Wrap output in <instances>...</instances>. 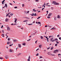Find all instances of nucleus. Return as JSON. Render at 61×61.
Here are the masks:
<instances>
[{
	"label": "nucleus",
	"mask_w": 61,
	"mask_h": 61,
	"mask_svg": "<svg viewBox=\"0 0 61 61\" xmlns=\"http://www.w3.org/2000/svg\"><path fill=\"white\" fill-rule=\"evenodd\" d=\"M51 37V38L50 40L51 42H52H52H54L55 39H54L53 40V39H54V36H49V38H50Z\"/></svg>",
	"instance_id": "1"
},
{
	"label": "nucleus",
	"mask_w": 61,
	"mask_h": 61,
	"mask_svg": "<svg viewBox=\"0 0 61 61\" xmlns=\"http://www.w3.org/2000/svg\"><path fill=\"white\" fill-rule=\"evenodd\" d=\"M52 4H54V5H59V3H57L55 1H53Z\"/></svg>",
	"instance_id": "2"
},
{
	"label": "nucleus",
	"mask_w": 61,
	"mask_h": 61,
	"mask_svg": "<svg viewBox=\"0 0 61 61\" xmlns=\"http://www.w3.org/2000/svg\"><path fill=\"white\" fill-rule=\"evenodd\" d=\"M47 54L49 56H55V55L54 54H52L50 52H48Z\"/></svg>",
	"instance_id": "3"
},
{
	"label": "nucleus",
	"mask_w": 61,
	"mask_h": 61,
	"mask_svg": "<svg viewBox=\"0 0 61 61\" xmlns=\"http://www.w3.org/2000/svg\"><path fill=\"white\" fill-rule=\"evenodd\" d=\"M59 50H54L53 51L54 53H56L57 52H59Z\"/></svg>",
	"instance_id": "4"
},
{
	"label": "nucleus",
	"mask_w": 61,
	"mask_h": 61,
	"mask_svg": "<svg viewBox=\"0 0 61 61\" xmlns=\"http://www.w3.org/2000/svg\"><path fill=\"white\" fill-rule=\"evenodd\" d=\"M7 30L8 31H10V28L9 26H8L7 28Z\"/></svg>",
	"instance_id": "5"
},
{
	"label": "nucleus",
	"mask_w": 61,
	"mask_h": 61,
	"mask_svg": "<svg viewBox=\"0 0 61 61\" xmlns=\"http://www.w3.org/2000/svg\"><path fill=\"white\" fill-rule=\"evenodd\" d=\"M12 43V42L11 41H8L7 43V45H9L10 44H11Z\"/></svg>",
	"instance_id": "6"
},
{
	"label": "nucleus",
	"mask_w": 61,
	"mask_h": 61,
	"mask_svg": "<svg viewBox=\"0 0 61 61\" xmlns=\"http://www.w3.org/2000/svg\"><path fill=\"white\" fill-rule=\"evenodd\" d=\"M30 58H31V57L30 56H29L28 57V59H27V61H30Z\"/></svg>",
	"instance_id": "7"
},
{
	"label": "nucleus",
	"mask_w": 61,
	"mask_h": 61,
	"mask_svg": "<svg viewBox=\"0 0 61 61\" xmlns=\"http://www.w3.org/2000/svg\"><path fill=\"white\" fill-rule=\"evenodd\" d=\"M8 20H9V19H7V18H6V19H5V21L6 22L8 21Z\"/></svg>",
	"instance_id": "8"
},
{
	"label": "nucleus",
	"mask_w": 61,
	"mask_h": 61,
	"mask_svg": "<svg viewBox=\"0 0 61 61\" xmlns=\"http://www.w3.org/2000/svg\"><path fill=\"white\" fill-rule=\"evenodd\" d=\"M18 47H19V48H21V47H22V46H21V45L20 44H18Z\"/></svg>",
	"instance_id": "9"
},
{
	"label": "nucleus",
	"mask_w": 61,
	"mask_h": 61,
	"mask_svg": "<svg viewBox=\"0 0 61 61\" xmlns=\"http://www.w3.org/2000/svg\"><path fill=\"white\" fill-rule=\"evenodd\" d=\"M39 46V48H42V45L41 44Z\"/></svg>",
	"instance_id": "10"
},
{
	"label": "nucleus",
	"mask_w": 61,
	"mask_h": 61,
	"mask_svg": "<svg viewBox=\"0 0 61 61\" xmlns=\"http://www.w3.org/2000/svg\"><path fill=\"white\" fill-rule=\"evenodd\" d=\"M14 19L15 20V23H16L17 22H16V21H17V19L16 18H15Z\"/></svg>",
	"instance_id": "11"
},
{
	"label": "nucleus",
	"mask_w": 61,
	"mask_h": 61,
	"mask_svg": "<svg viewBox=\"0 0 61 61\" xmlns=\"http://www.w3.org/2000/svg\"><path fill=\"white\" fill-rule=\"evenodd\" d=\"M5 58L6 59H8V56L7 55H6L5 56Z\"/></svg>",
	"instance_id": "12"
},
{
	"label": "nucleus",
	"mask_w": 61,
	"mask_h": 61,
	"mask_svg": "<svg viewBox=\"0 0 61 61\" xmlns=\"http://www.w3.org/2000/svg\"><path fill=\"white\" fill-rule=\"evenodd\" d=\"M13 41L14 42H16L17 41V40H13Z\"/></svg>",
	"instance_id": "13"
},
{
	"label": "nucleus",
	"mask_w": 61,
	"mask_h": 61,
	"mask_svg": "<svg viewBox=\"0 0 61 61\" xmlns=\"http://www.w3.org/2000/svg\"><path fill=\"white\" fill-rule=\"evenodd\" d=\"M5 34H2V35H1V36H3L2 37H5Z\"/></svg>",
	"instance_id": "14"
},
{
	"label": "nucleus",
	"mask_w": 61,
	"mask_h": 61,
	"mask_svg": "<svg viewBox=\"0 0 61 61\" xmlns=\"http://www.w3.org/2000/svg\"><path fill=\"white\" fill-rule=\"evenodd\" d=\"M57 17L58 18H59V19H60L61 18L60 17L59 15H57Z\"/></svg>",
	"instance_id": "15"
},
{
	"label": "nucleus",
	"mask_w": 61,
	"mask_h": 61,
	"mask_svg": "<svg viewBox=\"0 0 61 61\" xmlns=\"http://www.w3.org/2000/svg\"><path fill=\"white\" fill-rule=\"evenodd\" d=\"M26 44V43H23L22 44V45H23V46H25Z\"/></svg>",
	"instance_id": "16"
},
{
	"label": "nucleus",
	"mask_w": 61,
	"mask_h": 61,
	"mask_svg": "<svg viewBox=\"0 0 61 61\" xmlns=\"http://www.w3.org/2000/svg\"><path fill=\"white\" fill-rule=\"evenodd\" d=\"M58 41V40L56 38L54 39V41Z\"/></svg>",
	"instance_id": "17"
},
{
	"label": "nucleus",
	"mask_w": 61,
	"mask_h": 61,
	"mask_svg": "<svg viewBox=\"0 0 61 61\" xmlns=\"http://www.w3.org/2000/svg\"><path fill=\"white\" fill-rule=\"evenodd\" d=\"M52 15V13H50L48 15V16H51V15Z\"/></svg>",
	"instance_id": "18"
},
{
	"label": "nucleus",
	"mask_w": 61,
	"mask_h": 61,
	"mask_svg": "<svg viewBox=\"0 0 61 61\" xmlns=\"http://www.w3.org/2000/svg\"><path fill=\"white\" fill-rule=\"evenodd\" d=\"M38 24H39L40 25V26H41V22H38Z\"/></svg>",
	"instance_id": "19"
},
{
	"label": "nucleus",
	"mask_w": 61,
	"mask_h": 61,
	"mask_svg": "<svg viewBox=\"0 0 61 61\" xmlns=\"http://www.w3.org/2000/svg\"><path fill=\"white\" fill-rule=\"evenodd\" d=\"M5 6L6 8H7V4H5Z\"/></svg>",
	"instance_id": "20"
},
{
	"label": "nucleus",
	"mask_w": 61,
	"mask_h": 61,
	"mask_svg": "<svg viewBox=\"0 0 61 61\" xmlns=\"http://www.w3.org/2000/svg\"><path fill=\"white\" fill-rule=\"evenodd\" d=\"M51 30L52 29V30H54V29H56V28L53 27L52 28L50 29Z\"/></svg>",
	"instance_id": "21"
},
{
	"label": "nucleus",
	"mask_w": 61,
	"mask_h": 61,
	"mask_svg": "<svg viewBox=\"0 0 61 61\" xmlns=\"http://www.w3.org/2000/svg\"><path fill=\"white\" fill-rule=\"evenodd\" d=\"M54 20H56V17L55 16L54 17Z\"/></svg>",
	"instance_id": "22"
},
{
	"label": "nucleus",
	"mask_w": 61,
	"mask_h": 61,
	"mask_svg": "<svg viewBox=\"0 0 61 61\" xmlns=\"http://www.w3.org/2000/svg\"><path fill=\"white\" fill-rule=\"evenodd\" d=\"M30 15L32 16H34V15H35V14H34V13H32V14H30Z\"/></svg>",
	"instance_id": "23"
},
{
	"label": "nucleus",
	"mask_w": 61,
	"mask_h": 61,
	"mask_svg": "<svg viewBox=\"0 0 61 61\" xmlns=\"http://www.w3.org/2000/svg\"><path fill=\"white\" fill-rule=\"evenodd\" d=\"M21 54H22V53H19L17 55V56H20Z\"/></svg>",
	"instance_id": "24"
},
{
	"label": "nucleus",
	"mask_w": 61,
	"mask_h": 61,
	"mask_svg": "<svg viewBox=\"0 0 61 61\" xmlns=\"http://www.w3.org/2000/svg\"><path fill=\"white\" fill-rule=\"evenodd\" d=\"M33 10V11H34V12H36V10H35V9H34L32 10Z\"/></svg>",
	"instance_id": "25"
},
{
	"label": "nucleus",
	"mask_w": 61,
	"mask_h": 61,
	"mask_svg": "<svg viewBox=\"0 0 61 61\" xmlns=\"http://www.w3.org/2000/svg\"><path fill=\"white\" fill-rule=\"evenodd\" d=\"M23 22H28V20H25L23 21Z\"/></svg>",
	"instance_id": "26"
},
{
	"label": "nucleus",
	"mask_w": 61,
	"mask_h": 61,
	"mask_svg": "<svg viewBox=\"0 0 61 61\" xmlns=\"http://www.w3.org/2000/svg\"><path fill=\"white\" fill-rule=\"evenodd\" d=\"M24 13H25V14H27V11H24Z\"/></svg>",
	"instance_id": "27"
},
{
	"label": "nucleus",
	"mask_w": 61,
	"mask_h": 61,
	"mask_svg": "<svg viewBox=\"0 0 61 61\" xmlns=\"http://www.w3.org/2000/svg\"><path fill=\"white\" fill-rule=\"evenodd\" d=\"M36 32H35L34 33L32 34V35H33V36H34V35H35V34H36Z\"/></svg>",
	"instance_id": "28"
},
{
	"label": "nucleus",
	"mask_w": 61,
	"mask_h": 61,
	"mask_svg": "<svg viewBox=\"0 0 61 61\" xmlns=\"http://www.w3.org/2000/svg\"><path fill=\"white\" fill-rule=\"evenodd\" d=\"M10 15H11V16H12L13 15V13H11L10 14Z\"/></svg>",
	"instance_id": "29"
},
{
	"label": "nucleus",
	"mask_w": 61,
	"mask_h": 61,
	"mask_svg": "<svg viewBox=\"0 0 61 61\" xmlns=\"http://www.w3.org/2000/svg\"><path fill=\"white\" fill-rule=\"evenodd\" d=\"M12 51V49H10V52L11 53Z\"/></svg>",
	"instance_id": "30"
},
{
	"label": "nucleus",
	"mask_w": 61,
	"mask_h": 61,
	"mask_svg": "<svg viewBox=\"0 0 61 61\" xmlns=\"http://www.w3.org/2000/svg\"><path fill=\"white\" fill-rule=\"evenodd\" d=\"M54 48L53 47V46L51 48V50H53V49Z\"/></svg>",
	"instance_id": "31"
},
{
	"label": "nucleus",
	"mask_w": 61,
	"mask_h": 61,
	"mask_svg": "<svg viewBox=\"0 0 61 61\" xmlns=\"http://www.w3.org/2000/svg\"><path fill=\"white\" fill-rule=\"evenodd\" d=\"M35 1L37 2H39V0H35Z\"/></svg>",
	"instance_id": "32"
},
{
	"label": "nucleus",
	"mask_w": 61,
	"mask_h": 61,
	"mask_svg": "<svg viewBox=\"0 0 61 61\" xmlns=\"http://www.w3.org/2000/svg\"><path fill=\"white\" fill-rule=\"evenodd\" d=\"M23 18H27L28 19H30L29 18L27 17H23Z\"/></svg>",
	"instance_id": "33"
},
{
	"label": "nucleus",
	"mask_w": 61,
	"mask_h": 61,
	"mask_svg": "<svg viewBox=\"0 0 61 61\" xmlns=\"http://www.w3.org/2000/svg\"><path fill=\"white\" fill-rule=\"evenodd\" d=\"M50 48H51V47H48V48H47V50H48V49H50Z\"/></svg>",
	"instance_id": "34"
},
{
	"label": "nucleus",
	"mask_w": 61,
	"mask_h": 61,
	"mask_svg": "<svg viewBox=\"0 0 61 61\" xmlns=\"http://www.w3.org/2000/svg\"><path fill=\"white\" fill-rule=\"evenodd\" d=\"M13 44H12L11 45H10V46H13Z\"/></svg>",
	"instance_id": "35"
},
{
	"label": "nucleus",
	"mask_w": 61,
	"mask_h": 61,
	"mask_svg": "<svg viewBox=\"0 0 61 61\" xmlns=\"http://www.w3.org/2000/svg\"><path fill=\"white\" fill-rule=\"evenodd\" d=\"M40 37L41 38V39H42L43 38V36H41Z\"/></svg>",
	"instance_id": "36"
},
{
	"label": "nucleus",
	"mask_w": 61,
	"mask_h": 61,
	"mask_svg": "<svg viewBox=\"0 0 61 61\" xmlns=\"http://www.w3.org/2000/svg\"><path fill=\"white\" fill-rule=\"evenodd\" d=\"M25 5V4H22V7H23V6H24Z\"/></svg>",
	"instance_id": "37"
},
{
	"label": "nucleus",
	"mask_w": 61,
	"mask_h": 61,
	"mask_svg": "<svg viewBox=\"0 0 61 61\" xmlns=\"http://www.w3.org/2000/svg\"><path fill=\"white\" fill-rule=\"evenodd\" d=\"M33 24H28V25H32Z\"/></svg>",
	"instance_id": "38"
},
{
	"label": "nucleus",
	"mask_w": 61,
	"mask_h": 61,
	"mask_svg": "<svg viewBox=\"0 0 61 61\" xmlns=\"http://www.w3.org/2000/svg\"><path fill=\"white\" fill-rule=\"evenodd\" d=\"M44 37H46V39H48V37L47 36H44Z\"/></svg>",
	"instance_id": "39"
},
{
	"label": "nucleus",
	"mask_w": 61,
	"mask_h": 61,
	"mask_svg": "<svg viewBox=\"0 0 61 61\" xmlns=\"http://www.w3.org/2000/svg\"><path fill=\"white\" fill-rule=\"evenodd\" d=\"M8 41H10V38H8Z\"/></svg>",
	"instance_id": "40"
},
{
	"label": "nucleus",
	"mask_w": 61,
	"mask_h": 61,
	"mask_svg": "<svg viewBox=\"0 0 61 61\" xmlns=\"http://www.w3.org/2000/svg\"><path fill=\"white\" fill-rule=\"evenodd\" d=\"M39 55V53H38L36 55V56H38Z\"/></svg>",
	"instance_id": "41"
},
{
	"label": "nucleus",
	"mask_w": 61,
	"mask_h": 61,
	"mask_svg": "<svg viewBox=\"0 0 61 61\" xmlns=\"http://www.w3.org/2000/svg\"><path fill=\"white\" fill-rule=\"evenodd\" d=\"M34 16H36V15H36V13H35V15H34Z\"/></svg>",
	"instance_id": "42"
},
{
	"label": "nucleus",
	"mask_w": 61,
	"mask_h": 61,
	"mask_svg": "<svg viewBox=\"0 0 61 61\" xmlns=\"http://www.w3.org/2000/svg\"><path fill=\"white\" fill-rule=\"evenodd\" d=\"M49 39V38H48L47 39V42H49V41H48V40Z\"/></svg>",
	"instance_id": "43"
},
{
	"label": "nucleus",
	"mask_w": 61,
	"mask_h": 61,
	"mask_svg": "<svg viewBox=\"0 0 61 61\" xmlns=\"http://www.w3.org/2000/svg\"><path fill=\"white\" fill-rule=\"evenodd\" d=\"M2 33H3V34H4V30H2Z\"/></svg>",
	"instance_id": "44"
},
{
	"label": "nucleus",
	"mask_w": 61,
	"mask_h": 61,
	"mask_svg": "<svg viewBox=\"0 0 61 61\" xmlns=\"http://www.w3.org/2000/svg\"><path fill=\"white\" fill-rule=\"evenodd\" d=\"M11 25H15L14 24V23L12 24Z\"/></svg>",
	"instance_id": "45"
},
{
	"label": "nucleus",
	"mask_w": 61,
	"mask_h": 61,
	"mask_svg": "<svg viewBox=\"0 0 61 61\" xmlns=\"http://www.w3.org/2000/svg\"><path fill=\"white\" fill-rule=\"evenodd\" d=\"M38 17V18H37V19H39V18H40V17Z\"/></svg>",
	"instance_id": "46"
},
{
	"label": "nucleus",
	"mask_w": 61,
	"mask_h": 61,
	"mask_svg": "<svg viewBox=\"0 0 61 61\" xmlns=\"http://www.w3.org/2000/svg\"><path fill=\"white\" fill-rule=\"evenodd\" d=\"M55 46H57V44H56L55 45Z\"/></svg>",
	"instance_id": "47"
},
{
	"label": "nucleus",
	"mask_w": 61,
	"mask_h": 61,
	"mask_svg": "<svg viewBox=\"0 0 61 61\" xmlns=\"http://www.w3.org/2000/svg\"><path fill=\"white\" fill-rule=\"evenodd\" d=\"M5 1V0H3V1H2V3H4V2Z\"/></svg>",
	"instance_id": "48"
},
{
	"label": "nucleus",
	"mask_w": 61,
	"mask_h": 61,
	"mask_svg": "<svg viewBox=\"0 0 61 61\" xmlns=\"http://www.w3.org/2000/svg\"><path fill=\"white\" fill-rule=\"evenodd\" d=\"M0 59H3V58L2 57H0Z\"/></svg>",
	"instance_id": "49"
},
{
	"label": "nucleus",
	"mask_w": 61,
	"mask_h": 61,
	"mask_svg": "<svg viewBox=\"0 0 61 61\" xmlns=\"http://www.w3.org/2000/svg\"><path fill=\"white\" fill-rule=\"evenodd\" d=\"M56 43L57 44H59V42L58 41H56Z\"/></svg>",
	"instance_id": "50"
},
{
	"label": "nucleus",
	"mask_w": 61,
	"mask_h": 61,
	"mask_svg": "<svg viewBox=\"0 0 61 61\" xmlns=\"http://www.w3.org/2000/svg\"><path fill=\"white\" fill-rule=\"evenodd\" d=\"M39 57H41V58H40H40H42V56H40Z\"/></svg>",
	"instance_id": "51"
},
{
	"label": "nucleus",
	"mask_w": 61,
	"mask_h": 61,
	"mask_svg": "<svg viewBox=\"0 0 61 61\" xmlns=\"http://www.w3.org/2000/svg\"><path fill=\"white\" fill-rule=\"evenodd\" d=\"M59 38L60 40H61V37H60Z\"/></svg>",
	"instance_id": "52"
},
{
	"label": "nucleus",
	"mask_w": 61,
	"mask_h": 61,
	"mask_svg": "<svg viewBox=\"0 0 61 61\" xmlns=\"http://www.w3.org/2000/svg\"><path fill=\"white\" fill-rule=\"evenodd\" d=\"M38 50H39V48H38L36 50V51H37Z\"/></svg>",
	"instance_id": "53"
},
{
	"label": "nucleus",
	"mask_w": 61,
	"mask_h": 61,
	"mask_svg": "<svg viewBox=\"0 0 61 61\" xmlns=\"http://www.w3.org/2000/svg\"><path fill=\"white\" fill-rule=\"evenodd\" d=\"M8 15H9V14H7L6 15V17H7V16H8Z\"/></svg>",
	"instance_id": "54"
},
{
	"label": "nucleus",
	"mask_w": 61,
	"mask_h": 61,
	"mask_svg": "<svg viewBox=\"0 0 61 61\" xmlns=\"http://www.w3.org/2000/svg\"><path fill=\"white\" fill-rule=\"evenodd\" d=\"M3 25H2L1 26V28H3Z\"/></svg>",
	"instance_id": "55"
},
{
	"label": "nucleus",
	"mask_w": 61,
	"mask_h": 61,
	"mask_svg": "<svg viewBox=\"0 0 61 61\" xmlns=\"http://www.w3.org/2000/svg\"><path fill=\"white\" fill-rule=\"evenodd\" d=\"M17 25V23H15L14 24V25Z\"/></svg>",
	"instance_id": "56"
},
{
	"label": "nucleus",
	"mask_w": 61,
	"mask_h": 61,
	"mask_svg": "<svg viewBox=\"0 0 61 61\" xmlns=\"http://www.w3.org/2000/svg\"><path fill=\"white\" fill-rule=\"evenodd\" d=\"M59 35H58L57 36V37H59Z\"/></svg>",
	"instance_id": "57"
},
{
	"label": "nucleus",
	"mask_w": 61,
	"mask_h": 61,
	"mask_svg": "<svg viewBox=\"0 0 61 61\" xmlns=\"http://www.w3.org/2000/svg\"><path fill=\"white\" fill-rule=\"evenodd\" d=\"M46 5V6H50V5Z\"/></svg>",
	"instance_id": "58"
},
{
	"label": "nucleus",
	"mask_w": 61,
	"mask_h": 61,
	"mask_svg": "<svg viewBox=\"0 0 61 61\" xmlns=\"http://www.w3.org/2000/svg\"><path fill=\"white\" fill-rule=\"evenodd\" d=\"M44 9H45L44 8H42V11H43V10Z\"/></svg>",
	"instance_id": "59"
},
{
	"label": "nucleus",
	"mask_w": 61,
	"mask_h": 61,
	"mask_svg": "<svg viewBox=\"0 0 61 61\" xmlns=\"http://www.w3.org/2000/svg\"><path fill=\"white\" fill-rule=\"evenodd\" d=\"M15 8H17V7L16 6V7H14Z\"/></svg>",
	"instance_id": "60"
},
{
	"label": "nucleus",
	"mask_w": 61,
	"mask_h": 61,
	"mask_svg": "<svg viewBox=\"0 0 61 61\" xmlns=\"http://www.w3.org/2000/svg\"><path fill=\"white\" fill-rule=\"evenodd\" d=\"M30 39H29V40H27V41H29L30 40Z\"/></svg>",
	"instance_id": "61"
},
{
	"label": "nucleus",
	"mask_w": 61,
	"mask_h": 61,
	"mask_svg": "<svg viewBox=\"0 0 61 61\" xmlns=\"http://www.w3.org/2000/svg\"><path fill=\"white\" fill-rule=\"evenodd\" d=\"M37 40L36 41V42H35V43L36 44V43H37Z\"/></svg>",
	"instance_id": "62"
},
{
	"label": "nucleus",
	"mask_w": 61,
	"mask_h": 61,
	"mask_svg": "<svg viewBox=\"0 0 61 61\" xmlns=\"http://www.w3.org/2000/svg\"><path fill=\"white\" fill-rule=\"evenodd\" d=\"M50 17H47V18H50Z\"/></svg>",
	"instance_id": "63"
},
{
	"label": "nucleus",
	"mask_w": 61,
	"mask_h": 61,
	"mask_svg": "<svg viewBox=\"0 0 61 61\" xmlns=\"http://www.w3.org/2000/svg\"><path fill=\"white\" fill-rule=\"evenodd\" d=\"M43 60H39V61H42Z\"/></svg>",
	"instance_id": "64"
}]
</instances>
